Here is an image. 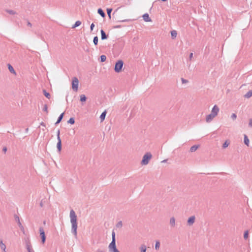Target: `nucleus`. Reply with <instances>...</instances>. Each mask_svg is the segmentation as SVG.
I'll use <instances>...</instances> for the list:
<instances>
[{
  "label": "nucleus",
  "mask_w": 252,
  "mask_h": 252,
  "mask_svg": "<svg viewBox=\"0 0 252 252\" xmlns=\"http://www.w3.org/2000/svg\"><path fill=\"white\" fill-rule=\"evenodd\" d=\"M6 252V251H4V252Z\"/></svg>",
  "instance_id": "54"
},
{
  "label": "nucleus",
  "mask_w": 252,
  "mask_h": 252,
  "mask_svg": "<svg viewBox=\"0 0 252 252\" xmlns=\"http://www.w3.org/2000/svg\"><path fill=\"white\" fill-rule=\"evenodd\" d=\"M60 130H58L57 131V139L58 140H61L60 138Z\"/></svg>",
  "instance_id": "42"
},
{
  "label": "nucleus",
  "mask_w": 252,
  "mask_h": 252,
  "mask_svg": "<svg viewBox=\"0 0 252 252\" xmlns=\"http://www.w3.org/2000/svg\"><path fill=\"white\" fill-rule=\"evenodd\" d=\"M43 110L44 111H45L47 113H48V106H47V104H45L44 105V107H43Z\"/></svg>",
  "instance_id": "38"
},
{
  "label": "nucleus",
  "mask_w": 252,
  "mask_h": 252,
  "mask_svg": "<svg viewBox=\"0 0 252 252\" xmlns=\"http://www.w3.org/2000/svg\"><path fill=\"white\" fill-rule=\"evenodd\" d=\"M43 93L44 95L47 98H48L49 99L50 98V96H51L50 94L49 93L47 92L45 90H43Z\"/></svg>",
  "instance_id": "29"
},
{
  "label": "nucleus",
  "mask_w": 252,
  "mask_h": 252,
  "mask_svg": "<svg viewBox=\"0 0 252 252\" xmlns=\"http://www.w3.org/2000/svg\"><path fill=\"white\" fill-rule=\"evenodd\" d=\"M67 122L70 124H74L75 123L74 119L73 118H70Z\"/></svg>",
  "instance_id": "35"
},
{
  "label": "nucleus",
  "mask_w": 252,
  "mask_h": 252,
  "mask_svg": "<svg viewBox=\"0 0 252 252\" xmlns=\"http://www.w3.org/2000/svg\"><path fill=\"white\" fill-rule=\"evenodd\" d=\"M40 206L41 207H42V206H43V204H42V201H41V202H40Z\"/></svg>",
  "instance_id": "52"
},
{
  "label": "nucleus",
  "mask_w": 252,
  "mask_h": 252,
  "mask_svg": "<svg viewBox=\"0 0 252 252\" xmlns=\"http://www.w3.org/2000/svg\"><path fill=\"white\" fill-rule=\"evenodd\" d=\"M228 145H229V143H228L227 141H225V142L223 144V145H222V147H223V148H225L227 147H228Z\"/></svg>",
  "instance_id": "37"
},
{
  "label": "nucleus",
  "mask_w": 252,
  "mask_h": 252,
  "mask_svg": "<svg viewBox=\"0 0 252 252\" xmlns=\"http://www.w3.org/2000/svg\"><path fill=\"white\" fill-rule=\"evenodd\" d=\"M167 161V159H164L162 161V162H166Z\"/></svg>",
  "instance_id": "53"
},
{
  "label": "nucleus",
  "mask_w": 252,
  "mask_h": 252,
  "mask_svg": "<svg viewBox=\"0 0 252 252\" xmlns=\"http://www.w3.org/2000/svg\"><path fill=\"white\" fill-rule=\"evenodd\" d=\"M129 21V20H128V19H125V20H122L120 22H126V21Z\"/></svg>",
  "instance_id": "48"
},
{
  "label": "nucleus",
  "mask_w": 252,
  "mask_h": 252,
  "mask_svg": "<svg viewBox=\"0 0 252 252\" xmlns=\"http://www.w3.org/2000/svg\"><path fill=\"white\" fill-rule=\"evenodd\" d=\"M193 57V53H191L190 54H189V59L190 60H191L192 59Z\"/></svg>",
  "instance_id": "44"
},
{
  "label": "nucleus",
  "mask_w": 252,
  "mask_h": 252,
  "mask_svg": "<svg viewBox=\"0 0 252 252\" xmlns=\"http://www.w3.org/2000/svg\"><path fill=\"white\" fill-rule=\"evenodd\" d=\"M219 112V108L216 105H214L213 107L211 114L216 117Z\"/></svg>",
  "instance_id": "7"
},
{
  "label": "nucleus",
  "mask_w": 252,
  "mask_h": 252,
  "mask_svg": "<svg viewBox=\"0 0 252 252\" xmlns=\"http://www.w3.org/2000/svg\"><path fill=\"white\" fill-rule=\"evenodd\" d=\"M0 247L2 252H4V251H6V246L3 243V241L2 240L0 241Z\"/></svg>",
  "instance_id": "15"
},
{
  "label": "nucleus",
  "mask_w": 252,
  "mask_h": 252,
  "mask_svg": "<svg viewBox=\"0 0 252 252\" xmlns=\"http://www.w3.org/2000/svg\"><path fill=\"white\" fill-rule=\"evenodd\" d=\"M123 225V223H122V221H120L118 222V223L117 224L116 226L118 228H120Z\"/></svg>",
  "instance_id": "39"
},
{
  "label": "nucleus",
  "mask_w": 252,
  "mask_h": 252,
  "mask_svg": "<svg viewBox=\"0 0 252 252\" xmlns=\"http://www.w3.org/2000/svg\"><path fill=\"white\" fill-rule=\"evenodd\" d=\"M121 27L120 25L116 26L115 27V28H120Z\"/></svg>",
  "instance_id": "50"
},
{
  "label": "nucleus",
  "mask_w": 252,
  "mask_h": 252,
  "mask_svg": "<svg viewBox=\"0 0 252 252\" xmlns=\"http://www.w3.org/2000/svg\"><path fill=\"white\" fill-rule=\"evenodd\" d=\"M152 154L150 153H147L145 154L143 157L142 160L141 161L142 165H147L148 164L149 160L152 158Z\"/></svg>",
  "instance_id": "2"
},
{
  "label": "nucleus",
  "mask_w": 252,
  "mask_h": 252,
  "mask_svg": "<svg viewBox=\"0 0 252 252\" xmlns=\"http://www.w3.org/2000/svg\"><path fill=\"white\" fill-rule=\"evenodd\" d=\"M199 147V145H193L191 146L190 148V152H195Z\"/></svg>",
  "instance_id": "21"
},
{
  "label": "nucleus",
  "mask_w": 252,
  "mask_h": 252,
  "mask_svg": "<svg viewBox=\"0 0 252 252\" xmlns=\"http://www.w3.org/2000/svg\"><path fill=\"white\" fill-rule=\"evenodd\" d=\"M140 252H146L147 248H146V246L143 244L140 246Z\"/></svg>",
  "instance_id": "25"
},
{
  "label": "nucleus",
  "mask_w": 252,
  "mask_h": 252,
  "mask_svg": "<svg viewBox=\"0 0 252 252\" xmlns=\"http://www.w3.org/2000/svg\"><path fill=\"white\" fill-rule=\"evenodd\" d=\"M101 38L102 40L106 39L107 38V35L106 34L105 32L103 30H101Z\"/></svg>",
  "instance_id": "13"
},
{
  "label": "nucleus",
  "mask_w": 252,
  "mask_h": 252,
  "mask_svg": "<svg viewBox=\"0 0 252 252\" xmlns=\"http://www.w3.org/2000/svg\"><path fill=\"white\" fill-rule=\"evenodd\" d=\"M124 62L122 60H119L115 65L114 70L116 72L119 73L122 71L123 67Z\"/></svg>",
  "instance_id": "3"
},
{
  "label": "nucleus",
  "mask_w": 252,
  "mask_h": 252,
  "mask_svg": "<svg viewBox=\"0 0 252 252\" xmlns=\"http://www.w3.org/2000/svg\"><path fill=\"white\" fill-rule=\"evenodd\" d=\"M81 24V22L80 21H77L74 25L72 26V28H75L78 26H79Z\"/></svg>",
  "instance_id": "26"
},
{
  "label": "nucleus",
  "mask_w": 252,
  "mask_h": 252,
  "mask_svg": "<svg viewBox=\"0 0 252 252\" xmlns=\"http://www.w3.org/2000/svg\"><path fill=\"white\" fill-rule=\"evenodd\" d=\"M143 19L146 22H150L151 21V19L149 17V14L148 13H145L143 15Z\"/></svg>",
  "instance_id": "12"
},
{
  "label": "nucleus",
  "mask_w": 252,
  "mask_h": 252,
  "mask_svg": "<svg viewBox=\"0 0 252 252\" xmlns=\"http://www.w3.org/2000/svg\"><path fill=\"white\" fill-rule=\"evenodd\" d=\"M112 11V8H107V15L109 18V19L111 18V13Z\"/></svg>",
  "instance_id": "32"
},
{
  "label": "nucleus",
  "mask_w": 252,
  "mask_h": 252,
  "mask_svg": "<svg viewBox=\"0 0 252 252\" xmlns=\"http://www.w3.org/2000/svg\"><path fill=\"white\" fill-rule=\"evenodd\" d=\"M63 115H64V113H62L59 116V117L58 118V120H57V122L55 123V125H57V124H59L61 122V121L62 120V119L63 118Z\"/></svg>",
  "instance_id": "17"
},
{
  "label": "nucleus",
  "mask_w": 252,
  "mask_h": 252,
  "mask_svg": "<svg viewBox=\"0 0 252 252\" xmlns=\"http://www.w3.org/2000/svg\"><path fill=\"white\" fill-rule=\"evenodd\" d=\"M181 81L183 84L187 83L189 82L188 80H186L183 78H181Z\"/></svg>",
  "instance_id": "40"
},
{
  "label": "nucleus",
  "mask_w": 252,
  "mask_h": 252,
  "mask_svg": "<svg viewBox=\"0 0 252 252\" xmlns=\"http://www.w3.org/2000/svg\"><path fill=\"white\" fill-rule=\"evenodd\" d=\"M170 224L172 227H174L175 225V219L174 217H171L170 219Z\"/></svg>",
  "instance_id": "19"
},
{
  "label": "nucleus",
  "mask_w": 252,
  "mask_h": 252,
  "mask_svg": "<svg viewBox=\"0 0 252 252\" xmlns=\"http://www.w3.org/2000/svg\"><path fill=\"white\" fill-rule=\"evenodd\" d=\"M110 244H116L115 233L114 231H113L112 233V241Z\"/></svg>",
  "instance_id": "23"
},
{
  "label": "nucleus",
  "mask_w": 252,
  "mask_h": 252,
  "mask_svg": "<svg viewBox=\"0 0 252 252\" xmlns=\"http://www.w3.org/2000/svg\"><path fill=\"white\" fill-rule=\"evenodd\" d=\"M106 115V111L105 110L100 115V119L101 122H102L104 120Z\"/></svg>",
  "instance_id": "16"
},
{
  "label": "nucleus",
  "mask_w": 252,
  "mask_h": 252,
  "mask_svg": "<svg viewBox=\"0 0 252 252\" xmlns=\"http://www.w3.org/2000/svg\"><path fill=\"white\" fill-rule=\"evenodd\" d=\"M160 242L159 241H157L156 242V244H155V249L156 250H158L159 249V247H160Z\"/></svg>",
  "instance_id": "30"
},
{
  "label": "nucleus",
  "mask_w": 252,
  "mask_h": 252,
  "mask_svg": "<svg viewBox=\"0 0 252 252\" xmlns=\"http://www.w3.org/2000/svg\"><path fill=\"white\" fill-rule=\"evenodd\" d=\"M244 142L246 145L249 146V139L246 135H244Z\"/></svg>",
  "instance_id": "24"
},
{
  "label": "nucleus",
  "mask_w": 252,
  "mask_h": 252,
  "mask_svg": "<svg viewBox=\"0 0 252 252\" xmlns=\"http://www.w3.org/2000/svg\"><path fill=\"white\" fill-rule=\"evenodd\" d=\"M100 62H104L106 61V57L105 55H101L100 56Z\"/></svg>",
  "instance_id": "34"
},
{
  "label": "nucleus",
  "mask_w": 252,
  "mask_h": 252,
  "mask_svg": "<svg viewBox=\"0 0 252 252\" xmlns=\"http://www.w3.org/2000/svg\"><path fill=\"white\" fill-rule=\"evenodd\" d=\"M251 96H252V90L249 91L244 95V97L247 98H249Z\"/></svg>",
  "instance_id": "20"
},
{
  "label": "nucleus",
  "mask_w": 252,
  "mask_h": 252,
  "mask_svg": "<svg viewBox=\"0 0 252 252\" xmlns=\"http://www.w3.org/2000/svg\"><path fill=\"white\" fill-rule=\"evenodd\" d=\"M79 81L77 78L73 77L72 81V86L73 90L77 91L78 88Z\"/></svg>",
  "instance_id": "4"
},
{
  "label": "nucleus",
  "mask_w": 252,
  "mask_h": 252,
  "mask_svg": "<svg viewBox=\"0 0 252 252\" xmlns=\"http://www.w3.org/2000/svg\"><path fill=\"white\" fill-rule=\"evenodd\" d=\"M40 125H41V126H45V123H43V122H41V123H40Z\"/></svg>",
  "instance_id": "47"
},
{
  "label": "nucleus",
  "mask_w": 252,
  "mask_h": 252,
  "mask_svg": "<svg viewBox=\"0 0 252 252\" xmlns=\"http://www.w3.org/2000/svg\"><path fill=\"white\" fill-rule=\"evenodd\" d=\"M248 236H249V232L248 230H247V231H245V232H244V238L245 239H248Z\"/></svg>",
  "instance_id": "36"
},
{
  "label": "nucleus",
  "mask_w": 252,
  "mask_h": 252,
  "mask_svg": "<svg viewBox=\"0 0 252 252\" xmlns=\"http://www.w3.org/2000/svg\"><path fill=\"white\" fill-rule=\"evenodd\" d=\"M97 12L101 17L103 18L105 17V14L101 8H99L97 10Z\"/></svg>",
  "instance_id": "22"
},
{
  "label": "nucleus",
  "mask_w": 252,
  "mask_h": 252,
  "mask_svg": "<svg viewBox=\"0 0 252 252\" xmlns=\"http://www.w3.org/2000/svg\"><path fill=\"white\" fill-rule=\"evenodd\" d=\"M57 148L59 151L60 152L62 149V141L61 140H58V142L57 144Z\"/></svg>",
  "instance_id": "14"
},
{
  "label": "nucleus",
  "mask_w": 252,
  "mask_h": 252,
  "mask_svg": "<svg viewBox=\"0 0 252 252\" xmlns=\"http://www.w3.org/2000/svg\"><path fill=\"white\" fill-rule=\"evenodd\" d=\"M39 232H40V235L41 238V242L43 244L45 242L46 237H45L44 230L42 227L39 228Z\"/></svg>",
  "instance_id": "5"
},
{
  "label": "nucleus",
  "mask_w": 252,
  "mask_h": 252,
  "mask_svg": "<svg viewBox=\"0 0 252 252\" xmlns=\"http://www.w3.org/2000/svg\"><path fill=\"white\" fill-rule=\"evenodd\" d=\"M108 247L110 252H120L116 248V244H110Z\"/></svg>",
  "instance_id": "6"
},
{
  "label": "nucleus",
  "mask_w": 252,
  "mask_h": 252,
  "mask_svg": "<svg viewBox=\"0 0 252 252\" xmlns=\"http://www.w3.org/2000/svg\"><path fill=\"white\" fill-rule=\"evenodd\" d=\"M215 117L214 116V115H213L212 114H209L208 115H207L206 116V121L207 123H210L211 122L212 120L215 118Z\"/></svg>",
  "instance_id": "11"
},
{
  "label": "nucleus",
  "mask_w": 252,
  "mask_h": 252,
  "mask_svg": "<svg viewBox=\"0 0 252 252\" xmlns=\"http://www.w3.org/2000/svg\"><path fill=\"white\" fill-rule=\"evenodd\" d=\"M97 252H104L103 251H102V250H98L97 251Z\"/></svg>",
  "instance_id": "51"
},
{
  "label": "nucleus",
  "mask_w": 252,
  "mask_h": 252,
  "mask_svg": "<svg viewBox=\"0 0 252 252\" xmlns=\"http://www.w3.org/2000/svg\"><path fill=\"white\" fill-rule=\"evenodd\" d=\"M86 97L84 94H81L80 95V101L82 102H84L86 100Z\"/></svg>",
  "instance_id": "31"
},
{
  "label": "nucleus",
  "mask_w": 252,
  "mask_h": 252,
  "mask_svg": "<svg viewBox=\"0 0 252 252\" xmlns=\"http://www.w3.org/2000/svg\"><path fill=\"white\" fill-rule=\"evenodd\" d=\"M249 126L252 127V119L250 120Z\"/></svg>",
  "instance_id": "45"
},
{
  "label": "nucleus",
  "mask_w": 252,
  "mask_h": 252,
  "mask_svg": "<svg viewBox=\"0 0 252 252\" xmlns=\"http://www.w3.org/2000/svg\"><path fill=\"white\" fill-rule=\"evenodd\" d=\"M69 216L70 218V222L71 223V232L75 237L76 238L77 235V216L73 210L72 209L70 210Z\"/></svg>",
  "instance_id": "1"
},
{
  "label": "nucleus",
  "mask_w": 252,
  "mask_h": 252,
  "mask_svg": "<svg viewBox=\"0 0 252 252\" xmlns=\"http://www.w3.org/2000/svg\"><path fill=\"white\" fill-rule=\"evenodd\" d=\"M93 42L95 45H97L98 43V37L97 36H94L93 39Z\"/></svg>",
  "instance_id": "33"
},
{
  "label": "nucleus",
  "mask_w": 252,
  "mask_h": 252,
  "mask_svg": "<svg viewBox=\"0 0 252 252\" xmlns=\"http://www.w3.org/2000/svg\"><path fill=\"white\" fill-rule=\"evenodd\" d=\"M195 217L194 216H192L189 217L188 220V224L189 225H192L195 221Z\"/></svg>",
  "instance_id": "9"
},
{
  "label": "nucleus",
  "mask_w": 252,
  "mask_h": 252,
  "mask_svg": "<svg viewBox=\"0 0 252 252\" xmlns=\"http://www.w3.org/2000/svg\"><path fill=\"white\" fill-rule=\"evenodd\" d=\"M26 249L28 252H34V250L32 248L31 243L29 241L26 242Z\"/></svg>",
  "instance_id": "8"
},
{
  "label": "nucleus",
  "mask_w": 252,
  "mask_h": 252,
  "mask_svg": "<svg viewBox=\"0 0 252 252\" xmlns=\"http://www.w3.org/2000/svg\"><path fill=\"white\" fill-rule=\"evenodd\" d=\"M3 151H4V152H6V151H7V148L6 147H4L2 149Z\"/></svg>",
  "instance_id": "49"
},
{
  "label": "nucleus",
  "mask_w": 252,
  "mask_h": 252,
  "mask_svg": "<svg viewBox=\"0 0 252 252\" xmlns=\"http://www.w3.org/2000/svg\"><path fill=\"white\" fill-rule=\"evenodd\" d=\"M171 37L173 39L175 38L177 36V32L176 31L173 30L171 32Z\"/></svg>",
  "instance_id": "28"
},
{
  "label": "nucleus",
  "mask_w": 252,
  "mask_h": 252,
  "mask_svg": "<svg viewBox=\"0 0 252 252\" xmlns=\"http://www.w3.org/2000/svg\"><path fill=\"white\" fill-rule=\"evenodd\" d=\"M5 11L11 15H15L16 14V12L13 10L6 9Z\"/></svg>",
  "instance_id": "27"
},
{
  "label": "nucleus",
  "mask_w": 252,
  "mask_h": 252,
  "mask_svg": "<svg viewBox=\"0 0 252 252\" xmlns=\"http://www.w3.org/2000/svg\"><path fill=\"white\" fill-rule=\"evenodd\" d=\"M27 25L30 27L32 26V24L30 22H28Z\"/></svg>",
  "instance_id": "46"
},
{
  "label": "nucleus",
  "mask_w": 252,
  "mask_h": 252,
  "mask_svg": "<svg viewBox=\"0 0 252 252\" xmlns=\"http://www.w3.org/2000/svg\"><path fill=\"white\" fill-rule=\"evenodd\" d=\"M94 27V23H92L90 26L91 31H92Z\"/></svg>",
  "instance_id": "43"
},
{
  "label": "nucleus",
  "mask_w": 252,
  "mask_h": 252,
  "mask_svg": "<svg viewBox=\"0 0 252 252\" xmlns=\"http://www.w3.org/2000/svg\"><path fill=\"white\" fill-rule=\"evenodd\" d=\"M14 217H15V219L16 221L17 222L19 226L20 227V228H21V229L24 230V227L20 222V219H19V217L17 215H15Z\"/></svg>",
  "instance_id": "10"
},
{
  "label": "nucleus",
  "mask_w": 252,
  "mask_h": 252,
  "mask_svg": "<svg viewBox=\"0 0 252 252\" xmlns=\"http://www.w3.org/2000/svg\"><path fill=\"white\" fill-rule=\"evenodd\" d=\"M7 66H8V68L9 71L13 74H16L15 71L14 70V69L13 67L12 66V65L10 64H8Z\"/></svg>",
  "instance_id": "18"
},
{
  "label": "nucleus",
  "mask_w": 252,
  "mask_h": 252,
  "mask_svg": "<svg viewBox=\"0 0 252 252\" xmlns=\"http://www.w3.org/2000/svg\"><path fill=\"white\" fill-rule=\"evenodd\" d=\"M231 118L234 120H235L237 118L236 114L235 113H233L231 116Z\"/></svg>",
  "instance_id": "41"
}]
</instances>
